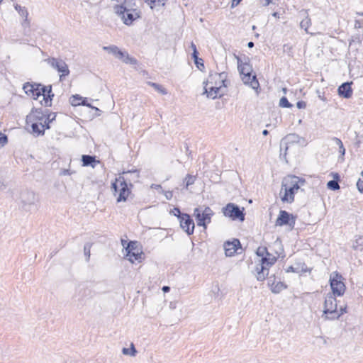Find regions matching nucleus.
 Segmentation results:
<instances>
[{"mask_svg":"<svg viewBox=\"0 0 363 363\" xmlns=\"http://www.w3.org/2000/svg\"><path fill=\"white\" fill-rule=\"evenodd\" d=\"M213 212L209 207H205L203 210L201 207L196 208L194 211V216L196 218L197 225L206 228V225L211 221V216Z\"/></svg>","mask_w":363,"mask_h":363,"instance_id":"obj_9","label":"nucleus"},{"mask_svg":"<svg viewBox=\"0 0 363 363\" xmlns=\"http://www.w3.org/2000/svg\"><path fill=\"white\" fill-rule=\"evenodd\" d=\"M169 290H170V287H169V286H164L162 287V291H163L164 292H168V291H169Z\"/></svg>","mask_w":363,"mask_h":363,"instance_id":"obj_52","label":"nucleus"},{"mask_svg":"<svg viewBox=\"0 0 363 363\" xmlns=\"http://www.w3.org/2000/svg\"><path fill=\"white\" fill-rule=\"evenodd\" d=\"M311 19L307 16L305 18H303L301 21L300 26L301 28H303L306 33H308V29L309 26H311Z\"/></svg>","mask_w":363,"mask_h":363,"instance_id":"obj_31","label":"nucleus"},{"mask_svg":"<svg viewBox=\"0 0 363 363\" xmlns=\"http://www.w3.org/2000/svg\"><path fill=\"white\" fill-rule=\"evenodd\" d=\"M247 46H248V48H253V47H254V43H253V42H252V41L249 42V43H247Z\"/></svg>","mask_w":363,"mask_h":363,"instance_id":"obj_56","label":"nucleus"},{"mask_svg":"<svg viewBox=\"0 0 363 363\" xmlns=\"http://www.w3.org/2000/svg\"><path fill=\"white\" fill-rule=\"evenodd\" d=\"M262 134H263L264 135H267L269 134V131H268L267 130H264L262 131Z\"/></svg>","mask_w":363,"mask_h":363,"instance_id":"obj_57","label":"nucleus"},{"mask_svg":"<svg viewBox=\"0 0 363 363\" xmlns=\"http://www.w3.org/2000/svg\"><path fill=\"white\" fill-rule=\"evenodd\" d=\"M191 49H192L193 52H194L195 50H197V49H196V45H195L194 43H191Z\"/></svg>","mask_w":363,"mask_h":363,"instance_id":"obj_54","label":"nucleus"},{"mask_svg":"<svg viewBox=\"0 0 363 363\" xmlns=\"http://www.w3.org/2000/svg\"><path fill=\"white\" fill-rule=\"evenodd\" d=\"M149 84L150 86H152V87H154V89L155 90H157V91H159L160 93H161L162 94H167V92L166 91V89L161 85L157 84V83H154V82H149Z\"/></svg>","mask_w":363,"mask_h":363,"instance_id":"obj_33","label":"nucleus"},{"mask_svg":"<svg viewBox=\"0 0 363 363\" xmlns=\"http://www.w3.org/2000/svg\"><path fill=\"white\" fill-rule=\"evenodd\" d=\"M333 140L335 141V144L339 147V152L341 156H344L345 154V148L344 147L343 143L340 139L337 138H333Z\"/></svg>","mask_w":363,"mask_h":363,"instance_id":"obj_29","label":"nucleus"},{"mask_svg":"<svg viewBox=\"0 0 363 363\" xmlns=\"http://www.w3.org/2000/svg\"><path fill=\"white\" fill-rule=\"evenodd\" d=\"M296 106L299 109L305 108L306 107V103L303 101H299L296 103Z\"/></svg>","mask_w":363,"mask_h":363,"instance_id":"obj_42","label":"nucleus"},{"mask_svg":"<svg viewBox=\"0 0 363 363\" xmlns=\"http://www.w3.org/2000/svg\"><path fill=\"white\" fill-rule=\"evenodd\" d=\"M7 143V136L0 132V145L4 146Z\"/></svg>","mask_w":363,"mask_h":363,"instance_id":"obj_41","label":"nucleus"},{"mask_svg":"<svg viewBox=\"0 0 363 363\" xmlns=\"http://www.w3.org/2000/svg\"><path fill=\"white\" fill-rule=\"evenodd\" d=\"M174 211H177L178 213V218L179 219L180 227L184 230L189 235L194 233V222L191 218L189 215L186 213H182L179 208H174Z\"/></svg>","mask_w":363,"mask_h":363,"instance_id":"obj_12","label":"nucleus"},{"mask_svg":"<svg viewBox=\"0 0 363 363\" xmlns=\"http://www.w3.org/2000/svg\"><path fill=\"white\" fill-rule=\"evenodd\" d=\"M117 58L122 60L125 64L133 65H138V60L135 58L130 57L127 52L122 51V55H120L119 57Z\"/></svg>","mask_w":363,"mask_h":363,"instance_id":"obj_24","label":"nucleus"},{"mask_svg":"<svg viewBox=\"0 0 363 363\" xmlns=\"http://www.w3.org/2000/svg\"><path fill=\"white\" fill-rule=\"evenodd\" d=\"M222 212L225 217L230 218L232 220L240 222L245 220V213H244V208H240V206L233 203H228L223 208Z\"/></svg>","mask_w":363,"mask_h":363,"instance_id":"obj_8","label":"nucleus"},{"mask_svg":"<svg viewBox=\"0 0 363 363\" xmlns=\"http://www.w3.org/2000/svg\"><path fill=\"white\" fill-rule=\"evenodd\" d=\"M319 98H320L321 100L325 101L324 97H323V96H319Z\"/></svg>","mask_w":363,"mask_h":363,"instance_id":"obj_61","label":"nucleus"},{"mask_svg":"<svg viewBox=\"0 0 363 363\" xmlns=\"http://www.w3.org/2000/svg\"><path fill=\"white\" fill-rule=\"evenodd\" d=\"M74 97L77 98V99L82 100V101L81 103H78V104H82L83 106H86L91 107L92 108H96V110H98V108L91 106V104L87 102V99H83L82 97H81V96H79L78 95H77Z\"/></svg>","mask_w":363,"mask_h":363,"instance_id":"obj_39","label":"nucleus"},{"mask_svg":"<svg viewBox=\"0 0 363 363\" xmlns=\"http://www.w3.org/2000/svg\"><path fill=\"white\" fill-rule=\"evenodd\" d=\"M14 8L18 11V14L21 17L24 18V21H26L28 20V12L27 11L26 8L21 6L18 5V4H16L14 5Z\"/></svg>","mask_w":363,"mask_h":363,"instance_id":"obj_27","label":"nucleus"},{"mask_svg":"<svg viewBox=\"0 0 363 363\" xmlns=\"http://www.w3.org/2000/svg\"><path fill=\"white\" fill-rule=\"evenodd\" d=\"M266 1H267L266 5H269L272 2V0H266Z\"/></svg>","mask_w":363,"mask_h":363,"instance_id":"obj_60","label":"nucleus"},{"mask_svg":"<svg viewBox=\"0 0 363 363\" xmlns=\"http://www.w3.org/2000/svg\"><path fill=\"white\" fill-rule=\"evenodd\" d=\"M196 180V177L194 176H192L191 174H187L186 177L184 179V182H186V188L192 185Z\"/></svg>","mask_w":363,"mask_h":363,"instance_id":"obj_38","label":"nucleus"},{"mask_svg":"<svg viewBox=\"0 0 363 363\" xmlns=\"http://www.w3.org/2000/svg\"><path fill=\"white\" fill-rule=\"evenodd\" d=\"M45 61L54 69L60 73V80L62 81L63 78L69 74V69L66 62L56 57H49Z\"/></svg>","mask_w":363,"mask_h":363,"instance_id":"obj_10","label":"nucleus"},{"mask_svg":"<svg viewBox=\"0 0 363 363\" xmlns=\"http://www.w3.org/2000/svg\"><path fill=\"white\" fill-rule=\"evenodd\" d=\"M327 186L329 189L331 190H337L340 189V185L335 180H330L328 182Z\"/></svg>","mask_w":363,"mask_h":363,"instance_id":"obj_36","label":"nucleus"},{"mask_svg":"<svg viewBox=\"0 0 363 363\" xmlns=\"http://www.w3.org/2000/svg\"><path fill=\"white\" fill-rule=\"evenodd\" d=\"M122 353L124 355H129L130 357H135L136 355L137 350L135 348L134 345L133 343H131L130 348H125V347L123 348Z\"/></svg>","mask_w":363,"mask_h":363,"instance_id":"obj_28","label":"nucleus"},{"mask_svg":"<svg viewBox=\"0 0 363 363\" xmlns=\"http://www.w3.org/2000/svg\"><path fill=\"white\" fill-rule=\"evenodd\" d=\"M6 188V185H4V182L0 179V189L4 190Z\"/></svg>","mask_w":363,"mask_h":363,"instance_id":"obj_53","label":"nucleus"},{"mask_svg":"<svg viewBox=\"0 0 363 363\" xmlns=\"http://www.w3.org/2000/svg\"><path fill=\"white\" fill-rule=\"evenodd\" d=\"M196 67H198V69H199L200 70H202L203 69H204V65L203 63V60L201 61V60H196V61H194Z\"/></svg>","mask_w":363,"mask_h":363,"instance_id":"obj_43","label":"nucleus"},{"mask_svg":"<svg viewBox=\"0 0 363 363\" xmlns=\"http://www.w3.org/2000/svg\"><path fill=\"white\" fill-rule=\"evenodd\" d=\"M295 224V218L286 211H280L279 215L276 220V225L282 226L289 225L294 227Z\"/></svg>","mask_w":363,"mask_h":363,"instance_id":"obj_16","label":"nucleus"},{"mask_svg":"<svg viewBox=\"0 0 363 363\" xmlns=\"http://www.w3.org/2000/svg\"><path fill=\"white\" fill-rule=\"evenodd\" d=\"M277 13H274V14H273V15H274V16H277Z\"/></svg>","mask_w":363,"mask_h":363,"instance_id":"obj_64","label":"nucleus"},{"mask_svg":"<svg viewBox=\"0 0 363 363\" xmlns=\"http://www.w3.org/2000/svg\"><path fill=\"white\" fill-rule=\"evenodd\" d=\"M279 106L284 108H291L292 104H290L286 97L283 96L279 101Z\"/></svg>","mask_w":363,"mask_h":363,"instance_id":"obj_37","label":"nucleus"},{"mask_svg":"<svg viewBox=\"0 0 363 363\" xmlns=\"http://www.w3.org/2000/svg\"><path fill=\"white\" fill-rule=\"evenodd\" d=\"M56 118V113H48V110H45V117L44 122L45 123H51Z\"/></svg>","mask_w":363,"mask_h":363,"instance_id":"obj_34","label":"nucleus"},{"mask_svg":"<svg viewBox=\"0 0 363 363\" xmlns=\"http://www.w3.org/2000/svg\"><path fill=\"white\" fill-rule=\"evenodd\" d=\"M71 174L72 172L70 170L67 169H62L60 172V175H70Z\"/></svg>","mask_w":363,"mask_h":363,"instance_id":"obj_48","label":"nucleus"},{"mask_svg":"<svg viewBox=\"0 0 363 363\" xmlns=\"http://www.w3.org/2000/svg\"><path fill=\"white\" fill-rule=\"evenodd\" d=\"M31 123V128L33 133H36L38 135L44 134L45 124H43L42 122L27 121V123Z\"/></svg>","mask_w":363,"mask_h":363,"instance_id":"obj_22","label":"nucleus"},{"mask_svg":"<svg viewBox=\"0 0 363 363\" xmlns=\"http://www.w3.org/2000/svg\"><path fill=\"white\" fill-rule=\"evenodd\" d=\"M323 314L326 315L325 318L330 320L338 319L340 314L337 310V301L332 294H328L325 299Z\"/></svg>","mask_w":363,"mask_h":363,"instance_id":"obj_7","label":"nucleus"},{"mask_svg":"<svg viewBox=\"0 0 363 363\" xmlns=\"http://www.w3.org/2000/svg\"><path fill=\"white\" fill-rule=\"evenodd\" d=\"M240 247V242L238 239L233 241H228L224 244L225 253L226 256L231 257L237 252L238 248Z\"/></svg>","mask_w":363,"mask_h":363,"instance_id":"obj_19","label":"nucleus"},{"mask_svg":"<svg viewBox=\"0 0 363 363\" xmlns=\"http://www.w3.org/2000/svg\"><path fill=\"white\" fill-rule=\"evenodd\" d=\"M164 195L167 200H171L173 196V193L171 191H164Z\"/></svg>","mask_w":363,"mask_h":363,"instance_id":"obj_44","label":"nucleus"},{"mask_svg":"<svg viewBox=\"0 0 363 363\" xmlns=\"http://www.w3.org/2000/svg\"><path fill=\"white\" fill-rule=\"evenodd\" d=\"M277 261V257L271 254L261 258L260 263L256 267V277L258 281H264L269 274V268Z\"/></svg>","mask_w":363,"mask_h":363,"instance_id":"obj_6","label":"nucleus"},{"mask_svg":"<svg viewBox=\"0 0 363 363\" xmlns=\"http://www.w3.org/2000/svg\"><path fill=\"white\" fill-rule=\"evenodd\" d=\"M45 117V111L42 108H33L31 113L27 116L26 121L42 122L44 121Z\"/></svg>","mask_w":363,"mask_h":363,"instance_id":"obj_18","label":"nucleus"},{"mask_svg":"<svg viewBox=\"0 0 363 363\" xmlns=\"http://www.w3.org/2000/svg\"><path fill=\"white\" fill-rule=\"evenodd\" d=\"M341 276L336 274V277L330 278V287L333 291V296H342L345 291V285L341 281Z\"/></svg>","mask_w":363,"mask_h":363,"instance_id":"obj_15","label":"nucleus"},{"mask_svg":"<svg viewBox=\"0 0 363 363\" xmlns=\"http://www.w3.org/2000/svg\"><path fill=\"white\" fill-rule=\"evenodd\" d=\"M256 254L258 257L262 258L265 257L266 255H269L266 247H259L256 251Z\"/></svg>","mask_w":363,"mask_h":363,"instance_id":"obj_32","label":"nucleus"},{"mask_svg":"<svg viewBox=\"0 0 363 363\" xmlns=\"http://www.w3.org/2000/svg\"><path fill=\"white\" fill-rule=\"evenodd\" d=\"M43 124H45V129H49V128H50V125H49V124H50V123H48V122H47L46 123H45V122H44V121H43Z\"/></svg>","mask_w":363,"mask_h":363,"instance_id":"obj_55","label":"nucleus"},{"mask_svg":"<svg viewBox=\"0 0 363 363\" xmlns=\"http://www.w3.org/2000/svg\"><path fill=\"white\" fill-rule=\"evenodd\" d=\"M362 27H363V23L360 20L356 19L354 21V28H361Z\"/></svg>","mask_w":363,"mask_h":363,"instance_id":"obj_45","label":"nucleus"},{"mask_svg":"<svg viewBox=\"0 0 363 363\" xmlns=\"http://www.w3.org/2000/svg\"><path fill=\"white\" fill-rule=\"evenodd\" d=\"M238 62V69L244 84L250 85L253 89L259 87V82L256 75H252V67L250 64V59L245 57L242 60L240 57L235 56Z\"/></svg>","mask_w":363,"mask_h":363,"instance_id":"obj_3","label":"nucleus"},{"mask_svg":"<svg viewBox=\"0 0 363 363\" xmlns=\"http://www.w3.org/2000/svg\"><path fill=\"white\" fill-rule=\"evenodd\" d=\"M117 58L122 60L125 64L133 65H138V60L135 58L130 57L127 52L122 51V55H120L119 57Z\"/></svg>","mask_w":363,"mask_h":363,"instance_id":"obj_23","label":"nucleus"},{"mask_svg":"<svg viewBox=\"0 0 363 363\" xmlns=\"http://www.w3.org/2000/svg\"><path fill=\"white\" fill-rule=\"evenodd\" d=\"M40 84H33L27 82L23 84V89L27 95L32 96L35 100H38L40 99Z\"/></svg>","mask_w":363,"mask_h":363,"instance_id":"obj_17","label":"nucleus"},{"mask_svg":"<svg viewBox=\"0 0 363 363\" xmlns=\"http://www.w3.org/2000/svg\"><path fill=\"white\" fill-rule=\"evenodd\" d=\"M159 188H161V186H160V185H156V186H155V189H159Z\"/></svg>","mask_w":363,"mask_h":363,"instance_id":"obj_62","label":"nucleus"},{"mask_svg":"<svg viewBox=\"0 0 363 363\" xmlns=\"http://www.w3.org/2000/svg\"><path fill=\"white\" fill-rule=\"evenodd\" d=\"M288 150V147L286 145L285 147V152L283 154L282 152L280 153V156L281 157L282 155L285 157H286V151ZM281 152H282V143L281 144Z\"/></svg>","mask_w":363,"mask_h":363,"instance_id":"obj_49","label":"nucleus"},{"mask_svg":"<svg viewBox=\"0 0 363 363\" xmlns=\"http://www.w3.org/2000/svg\"><path fill=\"white\" fill-rule=\"evenodd\" d=\"M121 3V4L114 6L115 13L121 17L125 24L130 25L140 17V12L133 8L135 4L132 0H123Z\"/></svg>","mask_w":363,"mask_h":363,"instance_id":"obj_4","label":"nucleus"},{"mask_svg":"<svg viewBox=\"0 0 363 363\" xmlns=\"http://www.w3.org/2000/svg\"><path fill=\"white\" fill-rule=\"evenodd\" d=\"M40 98L42 97V100L40 101L42 106L45 107L51 106L52 99L54 94L52 93V86H42L39 87Z\"/></svg>","mask_w":363,"mask_h":363,"instance_id":"obj_14","label":"nucleus"},{"mask_svg":"<svg viewBox=\"0 0 363 363\" xmlns=\"http://www.w3.org/2000/svg\"><path fill=\"white\" fill-rule=\"evenodd\" d=\"M226 77L227 73L225 72L211 74L208 80L203 82L205 84L204 94H206L208 98L213 99L218 96L220 97L223 95V93H220L221 87H226Z\"/></svg>","mask_w":363,"mask_h":363,"instance_id":"obj_2","label":"nucleus"},{"mask_svg":"<svg viewBox=\"0 0 363 363\" xmlns=\"http://www.w3.org/2000/svg\"><path fill=\"white\" fill-rule=\"evenodd\" d=\"M125 257L131 263H134L135 261L141 262L143 259V252L138 247V243L136 241H130L125 248Z\"/></svg>","mask_w":363,"mask_h":363,"instance_id":"obj_11","label":"nucleus"},{"mask_svg":"<svg viewBox=\"0 0 363 363\" xmlns=\"http://www.w3.org/2000/svg\"><path fill=\"white\" fill-rule=\"evenodd\" d=\"M123 174H130V178H128L129 181L130 180H133L135 182H136L138 178H139V172L138 170L135 169V170H129V171H127V172H123Z\"/></svg>","mask_w":363,"mask_h":363,"instance_id":"obj_30","label":"nucleus"},{"mask_svg":"<svg viewBox=\"0 0 363 363\" xmlns=\"http://www.w3.org/2000/svg\"><path fill=\"white\" fill-rule=\"evenodd\" d=\"M241 0H232V7L237 6Z\"/></svg>","mask_w":363,"mask_h":363,"instance_id":"obj_51","label":"nucleus"},{"mask_svg":"<svg viewBox=\"0 0 363 363\" xmlns=\"http://www.w3.org/2000/svg\"><path fill=\"white\" fill-rule=\"evenodd\" d=\"M127 179L123 176H119L116 178L115 181L111 184V189L113 191L114 195L117 196V202L125 201L130 190L128 186Z\"/></svg>","mask_w":363,"mask_h":363,"instance_id":"obj_5","label":"nucleus"},{"mask_svg":"<svg viewBox=\"0 0 363 363\" xmlns=\"http://www.w3.org/2000/svg\"><path fill=\"white\" fill-rule=\"evenodd\" d=\"M268 285L271 291L274 294H279L286 288V285L281 281H275V277L272 276L268 279Z\"/></svg>","mask_w":363,"mask_h":363,"instance_id":"obj_20","label":"nucleus"},{"mask_svg":"<svg viewBox=\"0 0 363 363\" xmlns=\"http://www.w3.org/2000/svg\"><path fill=\"white\" fill-rule=\"evenodd\" d=\"M351 83L345 82L342 84L337 89L338 94L345 99H350L352 95V89L351 88Z\"/></svg>","mask_w":363,"mask_h":363,"instance_id":"obj_21","label":"nucleus"},{"mask_svg":"<svg viewBox=\"0 0 363 363\" xmlns=\"http://www.w3.org/2000/svg\"><path fill=\"white\" fill-rule=\"evenodd\" d=\"M121 242H122L123 246H124V242H125V241H124L123 240H121Z\"/></svg>","mask_w":363,"mask_h":363,"instance_id":"obj_63","label":"nucleus"},{"mask_svg":"<svg viewBox=\"0 0 363 363\" xmlns=\"http://www.w3.org/2000/svg\"><path fill=\"white\" fill-rule=\"evenodd\" d=\"M356 14L358 15V16H363V13L362 12H357Z\"/></svg>","mask_w":363,"mask_h":363,"instance_id":"obj_59","label":"nucleus"},{"mask_svg":"<svg viewBox=\"0 0 363 363\" xmlns=\"http://www.w3.org/2000/svg\"><path fill=\"white\" fill-rule=\"evenodd\" d=\"M91 244L90 243H86L84 246V253L86 256V259L87 262L89 261L90 255H91Z\"/></svg>","mask_w":363,"mask_h":363,"instance_id":"obj_35","label":"nucleus"},{"mask_svg":"<svg viewBox=\"0 0 363 363\" xmlns=\"http://www.w3.org/2000/svg\"><path fill=\"white\" fill-rule=\"evenodd\" d=\"M172 213L174 214V216L178 217V213H177V211H174V209L172 211Z\"/></svg>","mask_w":363,"mask_h":363,"instance_id":"obj_58","label":"nucleus"},{"mask_svg":"<svg viewBox=\"0 0 363 363\" xmlns=\"http://www.w3.org/2000/svg\"><path fill=\"white\" fill-rule=\"evenodd\" d=\"M82 162L83 163V166H91L92 167H95L96 162V158L94 156L84 155L82 157Z\"/></svg>","mask_w":363,"mask_h":363,"instance_id":"obj_25","label":"nucleus"},{"mask_svg":"<svg viewBox=\"0 0 363 363\" xmlns=\"http://www.w3.org/2000/svg\"><path fill=\"white\" fill-rule=\"evenodd\" d=\"M305 183V180L296 176H288L281 182L279 192L283 202L291 203L294 201V195Z\"/></svg>","mask_w":363,"mask_h":363,"instance_id":"obj_1","label":"nucleus"},{"mask_svg":"<svg viewBox=\"0 0 363 363\" xmlns=\"http://www.w3.org/2000/svg\"><path fill=\"white\" fill-rule=\"evenodd\" d=\"M192 57L194 58V61H196V60H201L202 61V59L201 58H199L198 57V52H197V50H195L193 53H192Z\"/></svg>","mask_w":363,"mask_h":363,"instance_id":"obj_46","label":"nucleus"},{"mask_svg":"<svg viewBox=\"0 0 363 363\" xmlns=\"http://www.w3.org/2000/svg\"><path fill=\"white\" fill-rule=\"evenodd\" d=\"M346 309H347V307H346V306H345V307H343V308H342V307H341V308H340V313L338 312V314H340V316H341L343 313H346V312H347V310H346Z\"/></svg>","mask_w":363,"mask_h":363,"instance_id":"obj_50","label":"nucleus"},{"mask_svg":"<svg viewBox=\"0 0 363 363\" xmlns=\"http://www.w3.org/2000/svg\"><path fill=\"white\" fill-rule=\"evenodd\" d=\"M21 200L23 204V208L26 211H31L36 209V202L38 198L35 194L31 191H24L21 194Z\"/></svg>","mask_w":363,"mask_h":363,"instance_id":"obj_13","label":"nucleus"},{"mask_svg":"<svg viewBox=\"0 0 363 363\" xmlns=\"http://www.w3.org/2000/svg\"><path fill=\"white\" fill-rule=\"evenodd\" d=\"M287 272H299V270L298 269L294 268L293 266H290L286 269Z\"/></svg>","mask_w":363,"mask_h":363,"instance_id":"obj_47","label":"nucleus"},{"mask_svg":"<svg viewBox=\"0 0 363 363\" xmlns=\"http://www.w3.org/2000/svg\"><path fill=\"white\" fill-rule=\"evenodd\" d=\"M103 50L107 51L108 53L113 55L116 58L122 55V50H121L117 46H104Z\"/></svg>","mask_w":363,"mask_h":363,"instance_id":"obj_26","label":"nucleus"},{"mask_svg":"<svg viewBox=\"0 0 363 363\" xmlns=\"http://www.w3.org/2000/svg\"><path fill=\"white\" fill-rule=\"evenodd\" d=\"M361 174L362 179H359V180L357 182V187L361 193H363V171L362 172Z\"/></svg>","mask_w":363,"mask_h":363,"instance_id":"obj_40","label":"nucleus"}]
</instances>
